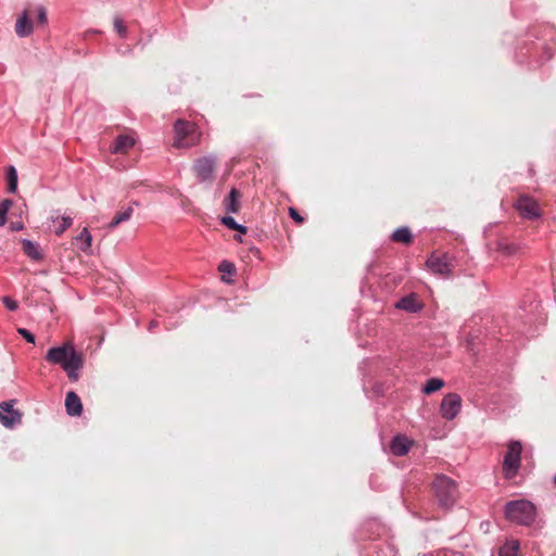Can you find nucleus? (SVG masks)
Instances as JSON below:
<instances>
[{"label": "nucleus", "instance_id": "nucleus-2", "mask_svg": "<svg viewBox=\"0 0 556 556\" xmlns=\"http://www.w3.org/2000/svg\"><path fill=\"white\" fill-rule=\"evenodd\" d=\"M504 515L510 522L529 527L538 516L535 505L528 500L509 501L504 506Z\"/></svg>", "mask_w": 556, "mask_h": 556}, {"label": "nucleus", "instance_id": "nucleus-10", "mask_svg": "<svg viewBox=\"0 0 556 556\" xmlns=\"http://www.w3.org/2000/svg\"><path fill=\"white\" fill-rule=\"evenodd\" d=\"M427 266L435 274L448 275L452 270V265L446 255L432 254L428 261Z\"/></svg>", "mask_w": 556, "mask_h": 556}, {"label": "nucleus", "instance_id": "nucleus-24", "mask_svg": "<svg viewBox=\"0 0 556 556\" xmlns=\"http://www.w3.org/2000/svg\"><path fill=\"white\" fill-rule=\"evenodd\" d=\"M220 223L229 229L237 230L240 233H247L248 228L239 223L231 216H224L220 218Z\"/></svg>", "mask_w": 556, "mask_h": 556}, {"label": "nucleus", "instance_id": "nucleus-23", "mask_svg": "<svg viewBox=\"0 0 556 556\" xmlns=\"http://www.w3.org/2000/svg\"><path fill=\"white\" fill-rule=\"evenodd\" d=\"M500 556H519V542L511 540L506 542L498 552Z\"/></svg>", "mask_w": 556, "mask_h": 556}, {"label": "nucleus", "instance_id": "nucleus-20", "mask_svg": "<svg viewBox=\"0 0 556 556\" xmlns=\"http://www.w3.org/2000/svg\"><path fill=\"white\" fill-rule=\"evenodd\" d=\"M132 213L134 208L130 205L124 208L123 211L117 212L115 216L112 218V220L108 224V229L112 230L116 228L119 224L129 220Z\"/></svg>", "mask_w": 556, "mask_h": 556}, {"label": "nucleus", "instance_id": "nucleus-8", "mask_svg": "<svg viewBox=\"0 0 556 556\" xmlns=\"http://www.w3.org/2000/svg\"><path fill=\"white\" fill-rule=\"evenodd\" d=\"M516 208L523 218L535 219L540 217L538 203L530 197H520L516 202Z\"/></svg>", "mask_w": 556, "mask_h": 556}, {"label": "nucleus", "instance_id": "nucleus-26", "mask_svg": "<svg viewBox=\"0 0 556 556\" xmlns=\"http://www.w3.org/2000/svg\"><path fill=\"white\" fill-rule=\"evenodd\" d=\"M444 386V381L440 378H430L422 388L425 394H431L440 390Z\"/></svg>", "mask_w": 556, "mask_h": 556}, {"label": "nucleus", "instance_id": "nucleus-28", "mask_svg": "<svg viewBox=\"0 0 556 556\" xmlns=\"http://www.w3.org/2000/svg\"><path fill=\"white\" fill-rule=\"evenodd\" d=\"M219 271L228 275H235L236 274V266L233 263L228 261H223L218 266Z\"/></svg>", "mask_w": 556, "mask_h": 556}, {"label": "nucleus", "instance_id": "nucleus-34", "mask_svg": "<svg viewBox=\"0 0 556 556\" xmlns=\"http://www.w3.org/2000/svg\"><path fill=\"white\" fill-rule=\"evenodd\" d=\"M7 215L8 212L0 207V226H3L7 223Z\"/></svg>", "mask_w": 556, "mask_h": 556}, {"label": "nucleus", "instance_id": "nucleus-13", "mask_svg": "<svg viewBox=\"0 0 556 556\" xmlns=\"http://www.w3.org/2000/svg\"><path fill=\"white\" fill-rule=\"evenodd\" d=\"M412 446V442L404 435H395L390 444V450L395 456L406 455Z\"/></svg>", "mask_w": 556, "mask_h": 556}, {"label": "nucleus", "instance_id": "nucleus-9", "mask_svg": "<svg viewBox=\"0 0 556 556\" xmlns=\"http://www.w3.org/2000/svg\"><path fill=\"white\" fill-rule=\"evenodd\" d=\"M22 415L13 409L12 404L10 402L0 403V421L7 427L11 428L16 424L21 422Z\"/></svg>", "mask_w": 556, "mask_h": 556}, {"label": "nucleus", "instance_id": "nucleus-11", "mask_svg": "<svg viewBox=\"0 0 556 556\" xmlns=\"http://www.w3.org/2000/svg\"><path fill=\"white\" fill-rule=\"evenodd\" d=\"M525 248L521 242L509 241L501 238L495 241V250L506 257L515 256Z\"/></svg>", "mask_w": 556, "mask_h": 556}, {"label": "nucleus", "instance_id": "nucleus-1", "mask_svg": "<svg viewBox=\"0 0 556 556\" xmlns=\"http://www.w3.org/2000/svg\"><path fill=\"white\" fill-rule=\"evenodd\" d=\"M46 361L54 365H60L72 381L78 380L79 370L84 366L81 354L78 353L71 343L49 349Z\"/></svg>", "mask_w": 556, "mask_h": 556}, {"label": "nucleus", "instance_id": "nucleus-3", "mask_svg": "<svg viewBox=\"0 0 556 556\" xmlns=\"http://www.w3.org/2000/svg\"><path fill=\"white\" fill-rule=\"evenodd\" d=\"M433 490L441 508L447 510L454 506L458 495L454 480L444 475L437 476L433 481Z\"/></svg>", "mask_w": 556, "mask_h": 556}, {"label": "nucleus", "instance_id": "nucleus-7", "mask_svg": "<svg viewBox=\"0 0 556 556\" xmlns=\"http://www.w3.org/2000/svg\"><path fill=\"white\" fill-rule=\"evenodd\" d=\"M462 397L457 393L446 394L440 405V414L446 420H453L460 412Z\"/></svg>", "mask_w": 556, "mask_h": 556}, {"label": "nucleus", "instance_id": "nucleus-31", "mask_svg": "<svg viewBox=\"0 0 556 556\" xmlns=\"http://www.w3.org/2000/svg\"><path fill=\"white\" fill-rule=\"evenodd\" d=\"M47 11L43 7H38L37 8V21L38 23L40 24H46L47 23Z\"/></svg>", "mask_w": 556, "mask_h": 556}, {"label": "nucleus", "instance_id": "nucleus-37", "mask_svg": "<svg viewBox=\"0 0 556 556\" xmlns=\"http://www.w3.org/2000/svg\"><path fill=\"white\" fill-rule=\"evenodd\" d=\"M223 280L228 283L231 281L230 279H226L225 277H223Z\"/></svg>", "mask_w": 556, "mask_h": 556}, {"label": "nucleus", "instance_id": "nucleus-30", "mask_svg": "<svg viewBox=\"0 0 556 556\" xmlns=\"http://www.w3.org/2000/svg\"><path fill=\"white\" fill-rule=\"evenodd\" d=\"M17 332L29 343H35V336L25 328L17 329Z\"/></svg>", "mask_w": 556, "mask_h": 556}, {"label": "nucleus", "instance_id": "nucleus-33", "mask_svg": "<svg viewBox=\"0 0 556 556\" xmlns=\"http://www.w3.org/2000/svg\"><path fill=\"white\" fill-rule=\"evenodd\" d=\"M12 204L13 201L11 199H5L0 203V207L3 208L5 212H9Z\"/></svg>", "mask_w": 556, "mask_h": 556}, {"label": "nucleus", "instance_id": "nucleus-32", "mask_svg": "<svg viewBox=\"0 0 556 556\" xmlns=\"http://www.w3.org/2000/svg\"><path fill=\"white\" fill-rule=\"evenodd\" d=\"M289 215L293 220H295L298 223H303V220H304V218L300 215V213L293 207L289 208Z\"/></svg>", "mask_w": 556, "mask_h": 556}, {"label": "nucleus", "instance_id": "nucleus-15", "mask_svg": "<svg viewBox=\"0 0 556 556\" xmlns=\"http://www.w3.org/2000/svg\"><path fill=\"white\" fill-rule=\"evenodd\" d=\"M397 309H402L408 313H417L421 305L417 301V298L415 294H408L403 298H401L394 305Z\"/></svg>", "mask_w": 556, "mask_h": 556}, {"label": "nucleus", "instance_id": "nucleus-17", "mask_svg": "<svg viewBox=\"0 0 556 556\" xmlns=\"http://www.w3.org/2000/svg\"><path fill=\"white\" fill-rule=\"evenodd\" d=\"M50 220L54 224L52 231L55 236H61L73 225V218L71 216L51 215Z\"/></svg>", "mask_w": 556, "mask_h": 556}, {"label": "nucleus", "instance_id": "nucleus-12", "mask_svg": "<svg viewBox=\"0 0 556 556\" xmlns=\"http://www.w3.org/2000/svg\"><path fill=\"white\" fill-rule=\"evenodd\" d=\"M135 138L129 135H119L110 146L112 154H125L135 146Z\"/></svg>", "mask_w": 556, "mask_h": 556}, {"label": "nucleus", "instance_id": "nucleus-25", "mask_svg": "<svg viewBox=\"0 0 556 556\" xmlns=\"http://www.w3.org/2000/svg\"><path fill=\"white\" fill-rule=\"evenodd\" d=\"M8 191L15 193L17 190V172L14 166H9L7 172Z\"/></svg>", "mask_w": 556, "mask_h": 556}, {"label": "nucleus", "instance_id": "nucleus-22", "mask_svg": "<svg viewBox=\"0 0 556 556\" xmlns=\"http://www.w3.org/2000/svg\"><path fill=\"white\" fill-rule=\"evenodd\" d=\"M76 242L79 244V250L89 253L92 244V236L88 228H84L80 233L75 238Z\"/></svg>", "mask_w": 556, "mask_h": 556}, {"label": "nucleus", "instance_id": "nucleus-16", "mask_svg": "<svg viewBox=\"0 0 556 556\" xmlns=\"http://www.w3.org/2000/svg\"><path fill=\"white\" fill-rule=\"evenodd\" d=\"M23 252L33 261H41L43 257L40 245L29 239L22 240Z\"/></svg>", "mask_w": 556, "mask_h": 556}, {"label": "nucleus", "instance_id": "nucleus-36", "mask_svg": "<svg viewBox=\"0 0 556 556\" xmlns=\"http://www.w3.org/2000/svg\"><path fill=\"white\" fill-rule=\"evenodd\" d=\"M156 327H157V321H156V320H152V321L150 323L149 330H150V331H152V330H153L154 328H156Z\"/></svg>", "mask_w": 556, "mask_h": 556}, {"label": "nucleus", "instance_id": "nucleus-6", "mask_svg": "<svg viewBox=\"0 0 556 556\" xmlns=\"http://www.w3.org/2000/svg\"><path fill=\"white\" fill-rule=\"evenodd\" d=\"M216 166V157L206 155L194 161L193 170L200 182L212 181Z\"/></svg>", "mask_w": 556, "mask_h": 556}, {"label": "nucleus", "instance_id": "nucleus-35", "mask_svg": "<svg viewBox=\"0 0 556 556\" xmlns=\"http://www.w3.org/2000/svg\"><path fill=\"white\" fill-rule=\"evenodd\" d=\"M24 228V225L22 223H12L11 224V229L13 231H18V230H22Z\"/></svg>", "mask_w": 556, "mask_h": 556}, {"label": "nucleus", "instance_id": "nucleus-29", "mask_svg": "<svg viewBox=\"0 0 556 556\" xmlns=\"http://www.w3.org/2000/svg\"><path fill=\"white\" fill-rule=\"evenodd\" d=\"M2 302L9 311L13 312L16 311L18 307V303L15 300L11 299L10 296H3Z\"/></svg>", "mask_w": 556, "mask_h": 556}, {"label": "nucleus", "instance_id": "nucleus-4", "mask_svg": "<svg viewBox=\"0 0 556 556\" xmlns=\"http://www.w3.org/2000/svg\"><path fill=\"white\" fill-rule=\"evenodd\" d=\"M175 140L173 146L178 149H186L197 146L200 142L201 132L198 126L189 121L177 119L174 124Z\"/></svg>", "mask_w": 556, "mask_h": 556}, {"label": "nucleus", "instance_id": "nucleus-21", "mask_svg": "<svg viewBox=\"0 0 556 556\" xmlns=\"http://www.w3.org/2000/svg\"><path fill=\"white\" fill-rule=\"evenodd\" d=\"M391 240L394 242H401L404 244H409L413 241V235L408 227L403 226L395 229L391 235Z\"/></svg>", "mask_w": 556, "mask_h": 556}, {"label": "nucleus", "instance_id": "nucleus-14", "mask_svg": "<svg viewBox=\"0 0 556 556\" xmlns=\"http://www.w3.org/2000/svg\"><path fill=\"white\" fill-rule=\"evenodd\" d=\"M65 408L70 416H80L83 413V404L79 396L74 392L70 391L65 397Z\"/></svg>", "mask_w": 556, "mask_h": 556}, {"label": "nucleus", "instance_id": "nucleus-38", "mask_svg": "<svg viewBox=\"0 0 556 556\" xmlns=\"http://www.w3.org/2000/svg\"><path fill=\"white\" fill-rule=\"evenodd\" d=\"M553 482L556 484V475L553 478Z\"/></svg>", "mask_w": 556, "mask_h": 556}, {"label": "nucleus", "instance_id": "nucleus-5", "mask_svg": "<svg viewBox=\"0 0 556 556\" xmlns=\"http://www.w3.org/2000/svg\"><path fill=\"white\" fill-rule=\"evenodd\" d=\"M521 452L522 446L519 441L509 442L507 453L503 460V472L505 478L511 479L517 475L520 468Z\"/></svg>", "mask_w": 556, "mask_h": 556}, {"label": "nucleus", "instance_id": "nucleus-19", "mask_svg": "<svg viewBox=\"0 0 556 556\" xmlns=\"http://www.w3.org/2000/svg\"><path fill=\"white\" fill-rule=\"evenodd\" d=\"M15 33L18 37H28L33 33V24L28 20L27 12H24L16 21Z\"/></svg>", "mask_w": 556, "mask_h": 556}, {"label": "nucleus", "instance_id": "nucleus-27", "mask_svg": "<svg viewBox=\"0 0 556 556\" xmlns=\"http://www.w3.org/2000/svg\"><path fill=\"white\" fill-rule=\"evenodd\" d=\"M114 29L122 37L125 38L127 35V27L119 17L114 18Z\"/></svg>", "mask_w": 556, "mask_h": 556}, {"label": "nucleus", "instance_id": "nucleus-18", "mask_svg": "<svg viewBox=\"0 0 556 556\" xmlns=\"http://www.w3.org/2000/svg\"><path fill=\"white\" fill-rule=\"evenodd\" d=\"M240 198L241 193L236 188H232L228 197L224 200L225 210L228 213H238L240 210Z\"/></svg>", "mask_w": 556, "mask_h": 556}]
</instances>
